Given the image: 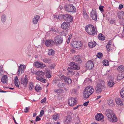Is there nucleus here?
<instances>
[{"label":"nucleus","instance_id":"36","mask_svg":"<svg viewBox=\"0 0 124 124\" xmlns=\"http://www.w3.org/2000/svg\"><path fill=\"white\" fill-rule=\"evenodd\" d=\"M36 74L38 75L37 76L43 77V76L44 74V73L42 71L38 70Z\"/></svg>","mask_w":124,"mask_h":124},{"label":"nucleus","instance_id":"40","mask_svg":"<svg viewBox=\"0 0 124 124\" xmlns=\"http://www.w3.org/2000/svg\"><path fill=\"white\" fill-rule=\"evenodd\" d=\"M98 39L101 40H104L105 39V37L103 35L101 34H100L99 35Z\"/></svg>","mask_w":124,"mask_h":124},{"label":"nucleus","instance_id":"30","mask_svg":"<svg viewBox=\"0 0 124 124\" xmlns=\"http://www.w3.org/2000/svg\"><path fill=\"white\" fill-rule=\"evenodd\" d=\"M96 44V43L95 41L89 42L88 43V46L89 47L93 48L94 47Z\"/></svg>","mask_w":124,"mask_h":124},{"label":"nucleus","instance_id":"47","mask_svg":"<svg viewBox=\"0 0 124 124\" xmlns=\"http://www.w3.org/2000/svg\"><path fill=\"white\" fill-rule=\"evenodd\" d=\"M65 85V84L62 83H59L58 85L59 87L60 88H63Z\"/></svg>","mask_w":124,"mask_h":124},{"label":"nucleus","instance_id":"32","mask_svg":"<svg viewBox=\"0 0 124 124\" xmlns=\"http://www.w3.org/2000/svg\"><path fill=\"white\" fill-rule=\"evenodd\" d=\"M117 70L119 72H123L124 71V67L123 65H121L118 67Z\"/></svg>","mask_w":124,"mask_h":124},{"label":"nucleus","instance_id":"39","mask_svg":"<svg viewBox=\"0 0 124 124\" xmlns=\"http://www.w3.org/2000/svg\"><path fill=\"white\" fill-rule=\"evenodd\" d=\"M108 103L110 106L113 107L114 105L113 101L112 100H109L108 101Z\"/></svg>","mask_w":124,"mask_h":124},{"label":"nucleus","instance_id":"9","mask_svg":"<svg viewBox=\"0 0 124 124\" xmlns=\"http://www.w3.org/2000/svg\"><path fill=\"white\" fill-rule=\"evenodd\" d=\"M63 37L60 35L56 36L54 38V41L57 44H61L63 41Z\"/></svg>","mask_w":124,"mask_h":124},{"label":"nucleus","instance_id":"61","mask_svg":"<svg viewBox=\"0 0 124 124\" xmlns=\"http://www.w3.org/2000/svg\"><path fill=\"white\" fill-rule=\"evenodd\" d=\"M40 119L39 118L38 116H37L36 118V121H38L40 120Z\"/></svg>","mask_w":124,"mask_h":124},{"label":"nucleus","instance_id":"26","mask_svg":"<svg viewBox=\"0 0 124 124\" xmlns=\"http://www.w3.org/2000/svg\"><path fill=\"white\" fill-rule=\"evenodd\" d=\"M7 16L5 15H2L1 17V21L2 23H5L6 20Z\"/></svg>","mask_w":124,"mask_h":124},{"label":"nucleus","instance_id":"3","mask_svg":"<svg viewBox=\"0 0 124 124\" xmlns=\"http://www.w3.org/2000/svg\"><path fill=\"white\" fill-rule=\"evenodd\" d=\"M94 89L93 88L89 86L86 87L84 90L83 95L84 98H88L93 93Z\"/></svg>","mask_w":124,"mask_h":124},{"label":"nucleus","instance_id":"42","mask_svg":"<svg viewBox=\"0 0 124 124\" xmlns=\"http://www.w3.org/2000/svg\"><path fill=\"white\" fill-rule=\"evenodd\" d=\"M54 50L52 49L49 50L48 52V54L49 55H54Z\"/></svg>","mask_w":124,"mask_h":124},{"label":"nucleus","instance_id":"29","mask_svg":"<svg viewBox=\"0 0 124 124\" xmlns=\"http://www.w3.org/2000/svg\"><path fill=\"white\" fill-rule=\"evenodd\" d=\"M118 16L119 18L121 19H124V12L121 11L119 12L118 14Z\"/></svg>","mask_w":124,"mask_h":124},{"label":"nucleus","instance_id":"55","mask_svg":"<svg viewBox=\"0 0 124 124\" xmlns=\"http://www.w3.org/2000/svg\"><path fill=\"white\" fill-rule=\"evenodd\" d=\"M44 111L43 110H41V111L40 113L39 116L41 117L44 114Z\"/></svg>","mask_w":124,"mask_h":124},{"label":"nucleus","instance_id":"51","mask_svg":"<svg viewBox=\"0 0 124 124\" xmlns=\"http://www.w3.org/2000/svg\"><path fill=\"white\" fill-rule=\"evenodd\" d=\"M58 19H59L60 20H61L63 18V15H60L58 16Z\"/></svg>","mask_w":124,"mask_h":124},{"label":"nucleus","instance_id":"56","mask_svg":"<svg viewBox=\"0 0 124 124\" xmlns=\"http://www.w3.org/2000/svg\"><path fill=\"white\" fill-rule=\"evenodd\" d=\"M115 20L114 19H111V20H110V23L111 24V23L113 24V23H115Z\"/></svg>","mask_w":124,"mask_h":124},{"label":"nucleus","instance_id":"46","mask_svg":"<svg viewBox=\"0 0 124 124\" xmlns=\"http://www.w3.org/2000/svg\"><path fill=\"white\" fill-rule=\"evenodd\" d=\"M34 88V85L32 83H30L29 84V88L31 90Z\"/></svg>","mask_w":124,"mask_h":124},{"label":"nucleus","instance_id":"18","mask_svg":"<svg viewBox=\"0 0 124 124\" xmlns=\"http://www.w3.org/2000/svg\"><path fill=\"white\" fill-rule=\"evenodd\" d=\"M69 26V24L68 22H64L61 25V27L63 29H67Z\"/></svg>","mask_w":124,"mask_h":124},{"label":"nucleus","instance_id":"33","mask_svg":"<svg viewBox=\"0 0 124 124\" xmlns=\"http://www.w3.org/2000/svg\"><path fill=\"white\" fill-rule=\"evenodd\" d=\"M124 78V73H122L119 74L117 76V79L119 80Z\"/></svg>","mask_w":124,"mask_h":124},{"label":"nucleus","instance_id":"24","mask_svg":"<svg viewBox=\"0 0 124 124\" xmlns=\"http://www.w3.org/2000/svg\"><path fill=\"white\" fill-rule=\"evenodd\" d=\"M40 17L39 16L37 15L35 16L32 20L33 23L34 24H36L39 20Z\"/></svg>","mask_w":124,"mask_h":124},{"label":"nucleus","instance_id":"34","mask_svg":"<svg viewBox=\"0 0 124 124\" xmlns=\"http://www.w3.org/2000/svg\"><path fill=\"white\" fill-rule=\"evenodd\" d=\"M55 92L57 93H63L64 91L62 89L59 88L58 89H55L54 90Z\"/></svg>","mask_w":124,"mask_h":124},{"label":"nucleus","instance_id":"22","mask_svg":"<svg viewBox=\"0 0 124 124\" xmlns=\"http://www.w3.org/2000/svg\"><path fill=\"white\" fill-rule=\"evenodd\" d=\"M36 78L37 80L42 82L45 83L46 82V80L43 77L37 76Z\"/></svg>","mask_w":124,"mask_h":124},{"label":"nucleus","instance_id":"2","mask_svg":"<svg viewBox=\"0 0 124 124\" xmlns=\"http://www.w3.org/2000/svg\"><path fill=\"white\" fill-rule=\"evenodd\" d=\"M85 30L87 33L90 35H94L96 34L97 30L93 26L89 24L85 27Z\"/></svg>","mask_w":124,"mask_h":124},{"label":"nucleus","instance_id":"62","mask_svg":"<svg viewBox=\"0 0 124 124\" xmlns=\"http://www.w3.org/2000/svg\"><path fill=\"white\" fill-rule=\"evenodd\" d=\"M50 31L51 32L53 33L55 32V30L54 28H51L50 30Z\"/></svg>","mask_w":124,"mask_h":124},{"label":"nucleus","instance_id":"58","mask_svg":"<svg viewBox=\"0 0 124 124\" xmlns=\"http://www.w3.org/2000/svg\"><path fill=\"white\" fill-rule=\"evenodd\" d=\"M46 98H45L43 99L41 101V103H45L46 101Z\"/></svg>","mask_w":124,"mask_h":124},{"label":"nucleus","instance_id":"60","mask_svg":"<svg viewBox=\"0 0 124 124\" xmlns=\"http://www.w3.org/2000/svg\"><path fill=\"white\" fill-rule=\"evenodd\" d=\"M61 35L60 36H61L63 37V36H65V34L64 32L63 31H62L61 32Z\"/></svg>","mask_w":124,"mask_h":124},{"label":"nucleus","instance_id":"14","mask_svg":"<svg viewBox=\"0 0 124 124\" xmlns=\"http://www.w3.org/2000/svg\"><path fill=\"white\" fill-rule=\"evenodd\" d=\"M63 19L68 22H71L72 20V18L69 14H66L63 15Z\"/></svg>","mask_w":124,"mask_h":124},{"label":"nucleus","instance_id":"50","mask_svg":"<svg viewBox=\"0 0 124 124\" xmlns=\"http://www.w3.org/2000/svg\"><path fill=\"white\" fill-rule=\"evenodd\" d=\"M102 54L100 53H98L97 55V56L98 57V58H101L102 56Z\"/></svg>","mask_w":124,"mask_h":124},{"label":"nucleus","instance_id":"25","mask_svg":"<svg viewBox=\"0 0 124 124\" xmlns=\"http://www.w3.org/2000/svg\"><path fill=\"white\" fill-rule=\"evenodd\" d=\"M115 101L116 103L118 105L122 106L123 105V103L121 101V99L119 98H117L116 99Z\"/></svg>","mask_w":124,"mask_h":124},{"label":"nucleus","instance_id":"17","mask_svg":"<svg viewBox=\"0 0 124 124\" xmlns=\"http://www.w3.org/2000/svg\"><path fill=\"white\" fill-rule=\"evenodd\" d=\"M111 40H110L106 45V48L108 51H109L112 49L113 48V46L111 45Z\"/></svg>","mask_w":124,"mask_h":124},{"label":"nucleus","instance_id":"11","mask_svg":"<svg viewBox=\"0 0 124 124\" xmlns=\"http://www.w3.org/2000/svg\"><path fill=\"white\" fill-rule=\"evenodd\" d=\"M90 15L91 16L93 20L95 21L97 20V15L96 10L95 9H93L90 13Z\"/></svg>","mask_w":124,"mask_h":124},{"label":"nucleus","instance_id":"28","mask_svg":"<svg viewBox=\"0 0 124 124\" xmlns=\"http://www.w3.org/2000/svg\"><path fill=\"white\" fill-rule=\"evenodd\" d=\"M73 60L75 61H81V56L79 55H75L73 57Z\"/></svg>","mask_w":124,"mask_h":124},{"label":"nucleus","instance_id":"21","mask_svg":"<svg viewBox=\"0 0 124 124\" xmlns=\"http://www.w3.org/2000/svg\"><path fill=\"white\" fill-rule=\"evenodd\" d=\"M21 82L22 84H23L24 86L26 87L28 84V79H25L23 78H21Z\"/></svg>","mask_w":124,"mask_h":124},{"label":"nucleus","instance_id":"52","mask_svg":"<svg viewBox=\"0 0 124 124\" xmlns=\"http://www.w3.org/2000/svg\"><path fill=\"white\" fill-rule=\"evenodd\" d=\"M83 16L84 17L85 19L88 18V16L87 15L86 13L84 11H83Z\"/></svg>","mask_w":124,"mask_h":124},{"label":"nucleus","instance_id":"16","mask_svg":"<svg viewBox=\"0 0 124 124\" xmlns=\"http://www.w3.org/2000/svg\"><path fill=\"white\" fill-rule=\"evenodd\" d=\"M70 65L74 69L78 70L80 69V67L78 66L74 62H72L70 63Z\"/></svg>","mask_w":124,"mask_h":124},{"label":"nucleus","instance_id":"6","mask_svg":"<svg viewBox=\"0 0 124 124\" xmlns=\"http://www.w3.org/2000/svg\"><path fill=\"white\" fill-rule=\"evenodd\" d=\"M60 78L65 82L68 83V84H70L72 83V80L70 78H67L66 77L64 76H62Z\"/></svg>","mask_w":124,"mask_h":124},{"label":"nucleus","instance_id":"31","mask_svg":"<svg viewBox=\"0 0 124 124\" xmlns=\"http://www.w3.org/2000/svg\"><path fill=\"white\" fill-rule=\"evenodd\" d=\"M53 119L55 120H58L59 118V114L55 113L52 116Z\"/></svg>","mask_w":124,"mask_h":124},{"label":"nucleus","instance_id":"57","mask_svg":"<svg viewBox=\"0 0 124 124\" xmlns=\"http://www.w3.org/2000/svg\"><path fill=\"white\" fill-rule=\"evenodd\" d=\"M55 64H53L51 65L50 68L51 69H54L55 66Z\"/></svg>","mask_w":124,"mask_h":124},{"label":"nucleus","instance_id":"4","mask_svg":"<svg viewBox=\"0 0 124 124\" xmlns=\"http://www.w3.org/2000/svg\"><path fill=\"white\" fill-rule=\"evenodd\" d=\"M104 88V81L102 80H100L96 85L95 90L96 93H101Z\"/></svg>","mask_w":124,"mask_h":124},{"label":"nucleus","instance_id":"38","mask_svg":"<svg viewBox=\"0 0 124 124\" xmlns=\"http://www.w3.org/2000/svg\"><path fill=\"white\" fill-rule=\"evenodd\" d=\"M40 62L37 61L33 63V65L36 67L39 68Z\"/></svg>","mask_w":124,"mask_h":124},{"label":"nucleus","instance_id":"59","mask_svg":"<svg viewBox=\"0 0 124 124\" xmlns=\"http://www.w3.org/2000/svg\"><path fill=\"white\" fill-rule=\"evenodd\" d=\"M29 108L28 107H26L24 109V112L25 113H27L28 111Z\"/></svg>","mask_w":124,"mask_h":124},{"label":"nucleus","instance_id":"13","mask_svg":"<svg viewBox=\"0 0 124 124\" xmlns=\"http://www.w3.org/2000/svg\"><path fill=\"white\" fill-rule=\"evenodd\" d=\"M54 43L53 40L49 39L46 40L45 43V45L47 46H53Z\"/></svg>","mask_w":124,"mask_h":124},{"label":"nucleus","instance_id":"5","mask_svg":"<svg viewBox=\"0 0 124 124\" xmlns=\"http://www.w3.org/2000/svg\"><path fill=\"white\" fill-rule=\"evenodd\" d=\"M68 104L70 106H73L77 103V99L75 98L71 97L68 100Z\"/></svg>","mask_w":124,"mask_h":124},{"label":"nucleus","instance_id":"49","mask_svg":"<svg viewBox=\"0 0 124 124\" xmlns=\"http://www.w3.org/2000/svg\"><path fill=\"white\" fill-rule=\"evenodd\" d=\"M108 61L107 60H105L103 62V65L105 66L108 65Z\"/></svg>","mask_w":124,"mask_h":124},{"label":"nucleus","instance_id":"7","mask_svg":"<svg viewBox=\"0 0 124 124\" xmlns=\"http://www.w3.org/2000/svg\"><path fill=\"white\" fill-rule=\"evenodd\" d=\"M26 68V66L25 65L21 64L19 66L18 70L17 72V75L20 76L23 72V70Z\"/></svg>","mask_w":124,"mask_h":124},{"label":"nucleus","instance_id":"41","mask_svg":"<svg viewBox=\"0 0 124 124\" xmlns=\"http://www.w3.org/2000/svg\"><path fill=\"white\" fill-rule=\"evenodd\" d=\"M43 61L46 63H50L51 62V60L50 59L47 58H45L43 60Z\"/></svg>","mask_w":124,"mask_h":124},{"label":"nucleus","instance_id":"8","mask_svg":"<svg viewBox=\"0 0 124 124\" xmlns=\"http://www.w3.org/2000/svg\"><path fill=\"white\" fill-rule=\"evenodd\" d=\"M72 45L75 48L78 49L82 46L81 42L79 41H74L72 43Z\"/></svg>","mask_w":124,"mask_h":124},{"label":"nucleus","instance_id":"10","mask_svg":"<svg viewBox=\"0 0 124 124\" xmlns=\"http://www.w3.org/2000/svg\"><path fill=\"white\" fill-rule=\"evenodd\" d=\"M65 10L67 11L74 12L75 11L76 9L72 5H70L65 6L64 7Z\"/></svg>","mask_w":124,"mask_h":124},{"label":"nucleus","instance_id":"48","mask_svg":"<svg viewBox=\"0 0 124 124\" xmlns=\"http://www.w3.org/2000/svg\"><path fill=\"white\" fill-rule=\"evenodd\" d=\"M35 89L37 91H39V90H41V88L39 86L37 85L35 87Z\"/></svg>","mask_w":124,"mask_h":124},{"label":"nucleus","instance_id":"19","mask_svg":"<svg viewBox=\"0 0 124 124\" xmlns=\"http://www.w3.org/2000/svg\"><path fill=\"white\" fill-rule=\"evenodd\" d=\"M15 84L16 86L17 87H18L20 85V83L18 77L17 76L15 77L14 78Z\"/></svg>","mask_w":124,"mask_h":124},{"label":"nucleus","instance_id":"43","mask_svg":"<svg viewBox=\"0 0 124 124\" xmlns=\"http://www.w3.org/2000/svg\"><path fill=\"white\" fill-rule=\"evenodd\" d=\"M46 67V65L45 64L40 62L39 68L43 69L44 68Z\"/></svg>","mask_w":124,"mask_h":124},{"label":"nucleus","instance_id":"1","mask_svg":"<svg viewBox=\"0 0 124 124\" xmlns=\"http://www.w3.org/2000/svg\"><path fill=\"white\" fill-rule=\"evenodd\" d=\"M105 114L108 118V120L109 121L114 122L117 121V118L112 110L109 109L107 110Z\"/></svg>","mask_w":124,"mask_h":124},{"label":"nucleus","instance_id":"15","mask_svg":"<svg viewBox=\"0 0 124 124\" xmlns=\"http://www.w3.org/2000/svg\"><path fill=\"white\" fill-rule=\"evenodd\" d=\"M93 62L91 60L89 61L87 63V67L89 69H92L94 66Z\"/></svg>","mask_w":124,"mask_h":124},{"label":"nucleus","instance_id":"64","mask_svg":"<svg viewBox=\"0 0 124 124\" xmlns=\"http://www.w3.org/2000/svg\"><path fill=\"white\" fill-rule=\"evenodd\" d=\"M89 102L88 101H87L83 104V105L85 106H87L88 105Z\"/></svg>","mask_w":124,"mask_h":124},{"label":"nucleus","instance_id":"45","mask_svg":"<svg viewBox=\"0 0 124 124\" xmlns=\"http://www.w3.org/2000/svg\"><path fill=\"white\" fill-rule=\"evenodd\" d=\"M120 94L121 97L122 98L124 97V88L121 90Z\"/></svg>","mask_w":124,"mask_h":124},{"label":"nucleus","instance_id":"53","mask_svg":"<svg viewBox=\"0 0 124 124\" xmlns=\"http://www.w3.org/2000/svg\"><path fill=\"white\" fill-rule=\"evenodd\" d=\"M104 6H100L99 7V9L100 11L102 12L104 11V10L103 9V8Z\"/></svg>","mask_w":124,"mask_h":124},{"label":"nucleus","instance_id":"23","mask_svg":"<svg viewBox=\"0 0 124 124\" xmlns=\"http://www.w3.org/2000/svg\"><path fill=\"white\" fill-rule=\"evenodd\" d=\"M45 71L46 73V76L47 78H50L51 77L50 71L47 68H46L45 69Z\"/></svg>","mask_w":124,"mask_h":124},{"label":"nucleus","instance_id":"20","mask_svg":"<svg viewBox=\"0 0 124 124\" xmlns=\"http://www.w3.org/2000/svg\"><path fill=\"white\" fill-rule=\"evenodd\" d=\"M67 70L69 72L68 75H69V77H71L74 75V72H73L71 68L69 67L67 69Z\"/></svg>","mask_w":124,"mask_h":124},{"label":"nucleus","instance_id":"63","mask_svg":"<svg viewBox=\"0 0 124 124\" xmlns=\"http://www.w3.org/2000/svg\"><path fill=\"white\" fill-rule=\"evenodd\" d=\"M123 7V5H122L121 4L119 6L118 8L120 9H121Z\"/></svg>","mask_w":124,"mask_h":124},{"label":"nucleus","instance_id":"37","mask_svg":"<svg viewBox=\"0 0 124 124\" xmlns=\"http://www.w3.org/2000/svg\"><path fill=\"white\" fill-rule=\"evenodd\" d=\"M114 84V83L112 80L109 81L108 82V86L110 87H112Z\"/></svg>","mask_w":124,"mask_h":124},{"label":"nucleus","instance_id":"44","mask_svg":"<svg viewBox=\"0 0 124 124\" xmlns=\"http://www.w3.org/2000/svg\"><path fill=\"white\" fill-rule=\"evenodd\" d=\"M71 92L72 93L75 94H78V92L77 90L75 89H73L71 91Z\"/></svg>","mask_w":124,"mask_h":124},{"label":"nucleus","instance_id":"27","mask_svg":"<svg viewBox=\"0 0 124 124\" xmlns=\"http://www.w3.org/2000/svg\"><path fill=\"white\" fill-rule=\"evenodd\" d=\"M7 77L6 75H4L2 77L1 81L3 84H7Z\"/></svg>","mask_w":124,"mask_h":124},{"label":"nucleus","instance_id":"12","mask_svg":"<svg viewBox=\"0 0 124 124\" xmlns=\"http://www.w3.org/2000/svg\"><path fill=\"white\" fill-rule=\"evenodd\" d=\"M95 119L98 121L101 120L103 119L104 117L103 115L101 113H98L95 116Z\"/></svg>","mask_w":124,"mask_h":124},{"label":"nucleus","instance_id":"35","mask_svg":"<svg viewBox=\"0 0 124 124\" xmlns=\"http://www.w3.org/2000/svg\"><path fill=\"white\" fill-rule=\"evenodd\" d=\"M71 120V117L70 116H68L66 118L64 123L65 124H68L69 123Z\"/></svg>","mask_w":124,"mask_h":124},{"label":"nucleus","instance_id":"54","mask_svg":"<svg viewBox=\"0 0 124 124\" xmlns=\"http://www.w3.org/2000/svg\"><path fill=\"white\" fill-rule=\"evenodd\" d=\"M4 71L2 69H0V77H1L2 75L4 74Z\"/></svg>","mask_w":124,"mask_h":124}]
</instances>
